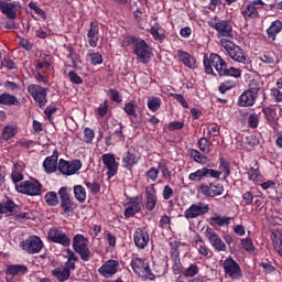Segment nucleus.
Returning <instances> with one entry per match:
<instances>
[{"instance_id":"f257e3e1","label":"nucleus","mask_w":282,"mask_h":282,"mask_svg":"<svg viewBox=\"0 0 282 282\" xmlns=\"http://www.w3.org/2000/svg\"><path fill=\"white\" fill-rule=\"evenodd\" d=\"M203 65L205 67V72L209 75L215 74V70L219 76H232L234 78H239L241 76V70L239 68L229 67L226 61L221 58L218 54L205 55L203 59ZM214 67V69H213Z\"/></svg>"},{"instance_id":"f03ea898","label":"nucleus","mask_w":282,"mask_h":282,"mask_svg":"<svg viewBox=\"0 0 282 282\" xmlns=\"http://www.w3.org/2000/svg\"><path fill=\"white\" fill-rule=\"evenodd\" d=\"M220 45L227 52L228 56H230V58L236 63H242L243 65H247V63H249L246 52H243V50L239 45L226 39L220 40Z\"/></svg>"},{"instance_id":"7ed1b4c3","label":"nucleus","mask_w":282,"mask_h":282,"mask_svg":"<svg viewBox=\"0 0 282 282\" xmlns=\"http://www.w3.org/2000/svg\"><path fill=\"white\" fill-rule=\"evenodd\" d=\"M73 250L79 254L83 261L91 259V251L89 250V239L84 237L83 234H77L73 238Z\"/></svg>"},{"instance_id":"20e7f679","label":"nucleus","mask_w":282,"mask_h":282,"mask_svg":"<svg viewBox=\"0 0 282 282\" xmlns=\"http://www.w3.org/2000/svg\"><path fill=\"white\" fill-rule=\"evenodd\" d=\"M47 240L52 243H58L63 248H69L72 246V238L65 232L63 227H51L47 232Z\"/></svg>"},{"instance_id":"39448f33","label":"nucleus","mask_w":282,"mask_h":282,"mask_svg":"<svg viewBox=\"0 0 282 282\" xmlns=\"http://www.w3.org/2000/svg\"><path fill=\"white\" fill-rule=\"evenodd\" d=\"M209 26L213 30H216L218 36H221L223 39H234L232 24L230 21L214 18L209 21Z\"/></svg>"},{"instance_id":"423d86ee","label":"nucleus","mask_w":282,"mask_h":282,"mask_svg":"<svg viewBox=\"0 0 282 282\" xmlns=\"http://www.w3.org/2000/svg\"><path fill=\"white\" fill-rule=\"evenodd\" d=\"M43 185L34 180V181H23L20 184L15 185V191L18 193H22V195H30L31 197H36V195H41V189Z\"/></svg>"},{"instance_id":"0eeeda50","label":"nucleus","mask_w":282,"mask_h":282,"mask_svg":"<svg viewBox=\"0 0 282 282\" xmlns=\"http://www.w3.org/2000/svg\"><path fill=\"white\" fill-rule=\"evenodd\" d=\"M132 52L134 56H137V59H139L140 63H143L144 65H147V63L151 61V56H153V53L151 52V46H149L147 41L140 37L137 41Z\"/></svg>"},{"instance_id":"6e6552de","label":"nucleus","mask_w":282,"mask_h":282,"mask_svg":"<svg viewBox=\"0 0 282 282\" xmlns=\"http://www.w3.org/2000/svg\"><path fill=\"white\" fill-rule=\"evenodd\" d=\"M223 269H224L226 276H229V279L239 280L243 276L241 267L232 258H227L224 260Z\"/></svg>"},{"instance_id":"1a4fd4ad","label":"nucleus","mask_w":282,"mask_h":282,"mask_svg":"<svg viewBox=\"0 0 282 282\" xmlns=\"http://www.w3.org/2000/svg\"><path fill=\"white\" fill-rule=\"evenodd\" d=\"M57 169L63 175H76L83 169V162L80 160L66 161L61 159Z\"/></svg>"},{"instance_id":"9d476101","label":"nucleus","mask_w":282,"mask_h":282,"mask_svg":"<svg viewBox=\"0 0 282 282\" xmlns=\"http://www.w3.org/2000/svg\"><path fill=\"white\" fill-rule=\"evenodd\" d=\"M28 91L39 107H45V105H47V88H43L36 84H31L28 86Z\"/></svg>"},{"instance_id":"9b49d317","label":"nucleus","mask_w":282,"mask_h":282,"mask_svg":"<svg viewBox=\"0 0 282 282\" xmlns=\"http://www.w3.org/2000/svg\"><path fill=\"white\" fill-rule=\"evenodd\" d=\"M21 248L29 254H39L43 250V240L39 236H31L26 240L21 242Z\"/></svg>"},{"instance_id":"f8f14e48","label":"nucleus","mask_w":282,"mask_h":282,"mask_svg":"<svg viewBox=\"0 0 282 282\" xmlns=\"http://www.w3.org/2000/svg\"><path fill=\"white\" fill-rule=\"evenodd\" d=\"M210 210L208 204H204L202 202L193 204L184 212L185 219H197V217H202L206 215Z\"/></svg>"},{"instance_id":"ddd939ff","label":"nucleus","mask_w":282,"mask_h":282,"mask_svg":"<svg viewBox=\"0 0 282 282\" xmlns=\"http://www.w3.org/2000/svg\"><path fill=\"white\" fill-rule=\"evenodd\" d=\"M131 268L133 272L142 279H149V276H151V267H149V263L144 262L143 259L133 258L131 261Z\"/></svg>"},{"instance_id":"4468645a","label":"nucleus","mask_w":282,"mask_h":282,"mask_svg":"<svg viewBox=\"0 0 282 282\" xmlns=\"http://www.w3.org/2000/svg\"><path fill=\"white\" fill-rule=\"evenodd\" d=\"M199 192L205 197H219V195H224V185L220 183L202 184Z\"/></svg>"},{"instance_id":"2eb2a0df","label":"nucleus","mask_w":282,"mask_h":282,"mask_svg":"<svg viewBox=\"0 0 282 282\" xmlns=\"http://www.w3.org/2000/svg\"><path fill=\"white\" fill-rule=\"evenodd\" d=\"M205 237L208 239L210 246L217 250V252H226V243L224 240H221V237H219V235L213 230V228H206Z\"/></svg>"},{"instance_id":"dca6fc26","label":"nucleus","mask_w":282,"mask_h":282,"mask_svg":"<svg viewBox=\"0 0 282 282\" xmlns=\"http://www.w3.org/2000/svg\"><path fill=\"white\" fill-rule=\"evenodd\" d=\"M140 210H142V197H130L129 202L126 204L124 217H127L128 219L134 217V215H137V213H140Z\"/></svg>"},{"instance_id":"f3484780","label":"nucleus","mask_w":282,"mask_h":282,"mask_svg":"<svg viewBox=\"0 0 282 282\" xmlns=\"http://www.w3.org/2000/svg\"><path fill=\"white\" fill-rule=\"evenodd\" d=\"M118 268H120V262L117 260H108L98 269V272L104 279H111L113 274L118 273Z\"/></svg>"},{"instance_id":"a211bd4d","label":"nucleus","mask_w":282,"mask_h":282,"mask_svg":"<svg viewBox=\"0 0 282 282\" xmlns=\"http://www.w3.org/2000/svg\"><path fill=\"white\" fill-rule=\"evenodd\" d=\"M101 162L107 169V175L109 178L113 177L118 173L119 164L116 162V154L107 153L101 155Z\"/></svg>"},{"instance_id":"6ab92c4d","label":"nucleus","mask_w":282,"mask_h":282,"mask_svg":"<svg viewBox=\"0 0 282 282\" xmlns=\"http://www.w3.org/2000/svg\"><path fill=\"white\" fill-rule=\"evenodd\" d=\"M134 246L139 250H144L149 246V232L144 228H138L133 234Z\"/></svg>"},{"instance_id":"aec40b11","label":"nucleus","mask_w":282,"mask_h":282,"mask_svg":"<svg viewBox=\"0 0 282 282\" xmlns=\"http://www.w3.org/2000/svg\"><path fill=\"white\" fill-rule=\"evenodd\" d=\"M58 195L63 213H72V210H74V202H72V198L69 197V192H67V187H61L58 191Z\"/></svg>"},{"instance_id":"412c9836","label":"nucleus","mask_w":282,"mask_h":282,"mask_svg":"<svg viewBox=\"0 0 282 282\" xmlns=\"http://www.w3.org/2000/svg\"><path fill=\"white\" fill-rule=\"evenodd\" d=\"M176 56L184 67H187V69H197V59L189 53L178 50L176 52Z\"/></svg>"},{"instance_id":"4be33fe9","label":"nucleus","mask_w":282,"mask_h":282,"mask_svg":"<svg viewBox=\"0 0 282 282\" xmlns=\"http://www.w3.org/2000/svg\"><path fill=\"white\" fill-rule=\"evenodd\" d=\"M73 270V268L68 267L67 264H64L53 269L51 271V274H53V276L57 279V281L65 282L69 281V276H72Z\"/></svg>"},{"instance_id":"5701e85b","label":"nucleus","mask_w":282,"mask_h":282,"mask_svg":"<svg viewBox=\"0 0 282 282\" xmlns=\"http://www.w3.org/2000/svg\"><path fill=\"white\" fill-rule=\"evenodd\" d=\"M145 198L147 210H155V206L158 205V192L154 185L145 187Z\"/></svg>"},{"instance_id":"b1692460","label":"nucleus","mask_w":282,"mask_h":282,"mask_svg":"<svg viewBox=\"0 0 282 282\" xmlns=\"http://www.w3.org/2000/svg\"><path fill=\"white\" fill-rule=\"evenodd\" d=\"M45 173H56L58 169V151H54L51 156H47L43 162Z\"/></svg>"},{"instance_id":"393cba45","label":"nucleus","mask_w":282,"mask_h":282,"mask_svg":"<svg viewBox=\"0 0 282 282\" xmlns=\"http://www.w3.org/2000/svg\"><path fill=\"white\" fill-rule=\"evenodd\" d=\"M99 34L98 22H90V28L87 33L88 45L98 47Z\"/></svg>"},{"instance_id":"a878e982","label":"nucleus","mask_w":282,"mask_h":282,"mask_svg":"<svg viewBox=\"0 0 282 282\" xmlns=\"http://www.w3.org/2000/svg\"><path fill=\"white\" fill-rule=\"evenodd\" d=\"M140 162V156L135 155V153L132 152V150H128L122 155V166L123 169H128V171H131L135 164Z\"/></svg>"},{"instance_id":"bb28decb","label":"nucleus","mask_w":282,"mask_h":282,"mask_svg":"<svg viewBox=\"0 0 282 282\" xmlns=\"http://www.w3.org/2000/svg\"><path fill=\"white\" fill-rule=\"evenodd\" d=\"M257 97L250 90H245L238 98V105L239 107H252L257 102Z\"/></svg>"},{"instance_id":"cd10ccee","label":"nucleus","mask_w":282,"mask_h":282,"mask_svg":"<svg viewBox=\"0 0 282 282\" xmlns=\"http://www.w3.org/2000/svg\"><path fill=\"white\" fill-rule=\"evenodd\" d=\"M0 10L2 14L7 15V19H17V6L14 3L0 1Z\"/></svg>"},{"instance_id":"c85d7f7f","label":"nucleus","mask_w":282,"mask_h":282,"mask_svg":"<svg viewBox=\"0 0 282 282\" xmlns=\"http://www.w3.org/2000/svg\"><path fill=\"white\" fill-rule=\"evenodd\" d=\"M0 105H6L7 107H21V101L14 95L3 93L0 95Z\"/></svg>"},{"instance_id":"c756f323","label":"nucleus","mask_w":282,"mask_h":282,"mask_svg":"<svg viewBox=\"0 0 282 282\" xmlns=\"http://www.w3.org/2000/svg\"><path fill=\"white\" fill-rule=\"evenodd\" d=\"M282 32V22L281 20H275L271 23V25L267 30L268 39L271 41H276V34H281Z\"/></svg>"},{"instance_id":"7c9ffc66","label":"nucleus","mask_w":282,"mask_h":282,"mask_svg":"<svg viewBox=\"0 0 282 282\" xmlns=\"http://www.w3.org/2000/svg\"><path fill=\"white\" fill-rule=\"evenodd\" d=\"M262 113L271 127H274L276 122H279V116H276V110L271 108V107H263L262 108Z\"/></svg>"},{"instance_id":"2f4dec72","label":"nucleus","mask_w":282,"mask_h":282,"mask_svg":"<svg viewBox=\"0 0 282 282\" xmlns=\"http://www.w3.org/2000/svg\"><path fill=\"white\" fill-rule=\"evenodd\" d=\"M172 271L175 275L184 272V267L182 265V260L180 259V251L177 250L172 253Z\"/></svg>"},{"instance_id":"473e14b6","label":"nucleus","mask_w":282,"mask_h":282,"mask_svg":"<svg viewBox=\"0 0 282 282\" xmlns=\"http://www.w3.org/2000/svg\"><path fill=\"white\" fill-rule=\"evenodd\" d=\"M6 274L17 276V274H28V267L23 264H10L7 267Z\"/></svg>"},{"instance_id":"72a5a7b5","label":"nucleus","mask_w":282,"mask_h":282,"mask_svg":"<svg viewBox=\"0 0 282 282\" xmlns=\"http://www.w3.org/2000/svg\"><path fill=\"white\" fill-rule=\"evenodd\" d=\"M150 34L153 36L154 41H159V43H164V39H166L164 29L159 23L151 26Z\"/></svg>"},{"instance_id":"f704fd0d","label":"nucleus","mask_w":282,"mask_h":282,"mask_svg":"<svg viewBox=\"0 0 282 282\" xmlns=\"http://www.w3.org/2000/svg\"><path fill=\"white\" fill-rule=\"evenodd\" d=\"M17 133H19V128L15 124H7L2 130L1 139L8 142V140H12Z\"/></svg>"},{"instance_id":"c9c22d12","label":"nucleus","mask_w":282,"mask_h":282,"mask_svg":"<svg viewBox=\"0 0 282 282\" xmlns=\"http://www.w3.org/2000/svg\"><path fill=\"white\" fill-rule=\"evenodd\" d=\"M147 105L148 109L155 113V111H159L160 107H162V98L158 96H149Z\"/></svg>"},{"instance_id":"e433bc0d","label":"nucleus","mask_w":282,"mask_h":282,"mask_svg":"<svg viewBox=\"0 0 282 282\" xmlns=\"http://www.w3.org/2000/svg\"><path fill=\"white\" fill-rule=\"evenodd\" d=\"M86 61H88L94 66L102 65V54L95 52L94 50H89L86 55Z\"/></svg>"},{"instance_id":"4c0bfd02","label":"nucleus","mask_w":282,"mask_h":282,"mask_svg":"<svg viewBox=\"0 0 282 282\" xmlns=\"http://www.w3.org/2000/svg\"><path fill=\"white\" fill-rule=\"evenodd\" d=\"M74 195L75 199H77L79 204H85V200L87 199V191L83 187V185L74 186Z\"/></svg>"},{"instance_id":"58836bf2","label":"nucleus","mask_w":282,"mask_h":282,"mask_svg":"<svg viewBox=\"0 0 282 282\" xmlns=\"http://www.w3.org/2000/svg\"><path fill=\"white\" fill-rule=\"evenodd\" d=\"M241 14L246 21L250 19H254L259 12L257 11V7L254 4H248L246 8L242 9Z\"/></svg>"},{"instance_id":"ea45409f","label":"nucleus","mask_w":282,"mask_h":282,"mask_svg":"<svg viewBox=\"0 0 282 282\" xmlns=\"http://www.w3.org/2000/svg\"><path fill=\"white\" fill-rule=\"evenodd\" d=\"M189 156L194 160V162H197V164H202L203 166L208 164V158L197 150H189Z\"/></svg>"},{"instance_id":"a19ab883","label":"nucleus","mask_w":282,"mask_h":282,"mask_svg":"<svg viewBox=\"0 0 282 282\" xmlns=\"http://www.w3.org/2000/svg\"><path fill=\"white\" fill-rule=\"evenodd\" d=\"M194 246L203 257H208V248H206V243H204L200 236L194 238Z\"/></svg>"},{"instance_id":"79ce46f5","label":"nucleus","mask_w":282,"mask_h":282,"mask_svg":"<svg viewBox=\"0 0 282 282\" xmlns=\"http://www.w3.org/2000/svg\"><path fill=\"white\" fill-rule=\"evenodd\" d=\"M206 177V167L198 169L188 175L189 182H202Z\"/></svg>"},{"instance_id":"37998d69","label":"nucleus","mask_w":282,"mask_h":282,"mask_svg":"<svg viewBox=\"0 0 282 282\" xmlns=\"http://www.w3.org/2000/svg\"><path fill=\"white\" fill-rule=\"evenodd\" d=\"M17 204H14V200H7L4 204L0 203V215H8L15 210Z\"/></svg>"},{"instance_id":"c03bdc74","label":"nucleus","mask_w":282,"mask_h":282,"mask_svg":"<svg viewBox=\"0 0 282 282\" xmlns=\"http://www.w3.org/2000/svg\"><path fill=\"white\" fill-rule=\"evenodd\" d=\"M137 109H138V102H135V100H130L124 105L123 111L127 113V116H132L133 118H138V112H135Z\"/></svg>"},{"instance_id":"a18cd8bd","label":"nucleus","mask_w":282,"mask_h":282,"mask_svg":"<svg viewBox=\"0 0 282 282\" xmlns=\"http://www.w3.org/2000/svg\"><path fill=\"white\" fill-rule=\"evenodd\" d=\"M196 274H199V267L195 263L189 264V267L182 272V275L185 276V279H193Z\"/></svg>"},{"instance_id":"49530a36","label":"nucleus","mask_w":282,"mask_h":282,"mask_svg":"<svg viewBox=\"0 0 282 282\" xmlns=\"http://www.w3.org/2000/svg\"><path fill=\"white\" fill-rule=\"evenodd\" d=\"M241 248L246 250V252H249V254H254V252H257V248H254V243L250 238L241 239Z\"/></svg>"},{"instance_id":"de8ad7c7","label":"nucleus","mask_w":282,"mask_h":282,"mask_svg":"<svg viewBox=\"0 0 282 282\" xmlns=\"http://www.w3.org/2000/svg\"><path fill=\"white\" fill-rule=\"evenodd\" d=\"M69 58L72 59L70 67H74L75 69L80 68L83 61L80 59V55L76 54L74 48H69Z\"/></svg>"},{"instance_id":"09e8293b","label":"nucleus","mask_w":282,"mask_h":282,"mask_svg":"<svg viewBox=\"0 0 282 282\" xmlns=\"http://www.w3.org/2000/svg\"><path fill=\"white\" fill-rule=\"evenodd\" d=\"M66 254L68 260L65 265H67L68 268H73V270H76V261H78V257H76V253H74L72 249H66Z\"/></svg>"},{"instance_id":"8fccbe9b","label":"nucleus","mask_w":282,"mask_h":282,"mask_svg":"<svg viewBox=\"0 0 282 282\" xmlns=\"http://www.w3.org/2000/svg\"><path fill=\"white\" fill-rule=\"evenodd\" d=\"M235 87H237V82L225 80L219 85L218 89L220 94H226V91H230V89H235Z\"/></svg>"},{"instance_id":"3c124183","label":"nucleus","mask_w":282,"mask_h":282,"mask_svg":"<svg viewBox=\"0 0 282 282\" xmlns=\"http://www.w3.org/2000/svg\"><path fill=\"white\" fill-rule=\"evenodd\" d=\"M219 169L221 170L220 172L224 173L225 180L226 177H230V163L226 161V159H219Z\"/></svg>"},{"instance_id":"603ef678","label":"nucleus","mask_w":282,"mask_h":282,"mask_svg":"<svg viewBox=\"0 0 282 282\" xmlns=\"http://www.w3.org/2000/svg\"><path fill=\"white\" fill-rule=\"evenodd\" d=\"M44 199L48 206H58V196L55 192L46 193Z\"/></svg>"},{"instance_id":"864d4df0","label":"nucleus","mask_w":282,"mask_h":282,"mask_svg":"<svg viewBox=\"0 0 282 282\" xmlns=\"http://www.w3.org/2000/svg\"><path fill=\"white\" fill-rule=\"evenodd\" d=\"M212 144H213V143L208 142V139H207V138H200V139L198 140V148H199V150H200L203 153H206V154L210 153V145H212Z\"/></svg>"},{"instance_id":"5fc2aeb1","label":"nucleus","mask_w":282,"mask_h":282,"mask_svg":"<svg viewBox=\"0 0 282 282\" xmlns=\"http://www.w3.org/2000/svg\"><path fill=\"white\" fill-rule=\"evenodd\" d=\"M248 91H250L254 96H259V91H261V82H259L257 79H252L249 83Z\"/></svg>"},{"instance_id":"6e6d98bb","label":"nucleus","mask_w":282,"mask_h":282,"mask_svg":"<svg viewBox=\"0 0 282 282\" xmlns=\"http://www.w3.org/2000/svg\"><path fill=\"white\" fill-rule=\"evenodd\" d=\"M104 239L107 241L108 246H110V248H116V243H117V238L113 234H111V231L106 230L104 232Z\"/></svg>"},{"instance_id":"4d7b16f0","label":"nucleus","mask_w":282,"mask_h":282,"mask_svg":"<svg viewBox=\"0 0 282 282\" xmlns=\"http://www.w3.org/2000/svg\"><path fill=\"white\" fill-rule=\"evenodd\" d=\"M139 39L140 37H137V36H126V37H123L121 45H122V47H129L131 45L132 50H133V47H135V44L138 43Z\"/></svg>"},{"instance_id":"13d9d810","label":"nucleus","mask_w":282,"mask_h":282,"mask_svg":"<svg viewBox=\"0 0 282 282\" xmlns=\"http://www.w3.org/2000/svg\"><path fill=\"white\" fill-rule=\"evenodd\" d=\"M210 221H213V224H216L217 226H228V224H230V218L226 216H214L210 218Z\"/></svg>"},{"instance_id":"bf43d9fd","label":"nucleus","mask_w":282,"mask_h":282,"mask_svg":"<svg viewBox=\"0 0 282 282\" xmlns=\"http://www.w3.org/2000/svg\"><path fill=\"white\" fill-rule=\"evenodd\" d=\"M29 8L40 17V19H47V15H45V11L36 6V2H29Z\"/></svg>"},{"instance_id":"052dcab7","label":"nucleus","mask_w":282,"mask_h":282,"mask_svg":"<svg viewBox=\"0 0 282 282\" xmlns=\"http://www.w3.org/2000/svg\"><path fill=\"white\" fill-rule=\"evenodd\" d=\"M148 180L151 182H156L158 176L160 175V170L156 167H151L147 173H145Z\"/></svg>"},{"instance_id":"680f3d73","label":"nucleus","mask_w":282,"mask_h":282,"mask_svg":"<svg viewBox=\"0 0 282 282\" xmlns=\"http://www.w3.org/2000/svg\"><path fill=\"white\" fill-rule=\"evenodd\" d=\"M248 124L251 129H257L259 127V115L251 113L248 118Z\"/></svg>"},{"instance_id":"e2e57ef3","label":"nucleus","mask_w":282,"mask_h":282,"mask_svg":"<svg viewBox=\"0 0 282 282\" xmlns=\"http://www.w3.org/2000/svg\"><path fill=\"white\" fill-rule=\"evenodd\" d=\"M68 78L74 85H83V78H80V76H78L74 70L68 73Z\"/></svg>"},{"instance_id":"0e129e2a","label":"nucleus","mask_w":282,"mask_h":282,"mask_svg":"<svg viewBox=\"0 0 282 282\" xmlns=\"http://www.w3.org/2000/svg\"><path fill=\"white\" fill-rule=\"evenodd\" d=\"M85 185L90 193H100V184L98 182H85Z\"/></svg>"},{"instance_id":"69168bd1","label":"nucleus","mask_w":282,"mask_h":282,"mask_svg":"<svg viewBox=\"0 0 282 282\" xmlns=\"http://www.w3.org/2000/svg\"><path fill=\"white\" fill-rule=\"evenodd\" d=\"M95 137H96V133L94 132V130L89 128H86L84 130V140L85 142H87V144H89V142H91Z\"/></svg>"},{"instance_id":"338daca9","label":"nucleus","mask_w":282,"mask_h":282,"mask_svg":"<svg viewBox=\"0 0 282 282\" xmlns=\"http://www.w3.org/2000/svg\"><path fill=\"white\" fill-rule=\"evenodd\" d=\"M271 98H273L274 102H282V91L279 88H272Z\"/></svg>"},{"instance_id":"774afa93","label":"nucleus","mask_w":282,"mask_h":282,"mask_svg":"<svg viewBox=\"0 0 282 282\" xmlns=\"http://www.w3.org/2000/svg\"><path fill=\"white\" fill-rule=\"evenodd\" d=\"M158 170L161 171L165 180H171V172L169 171V167L165 165V163H159Z\"/></svg>"}]
</instances>
